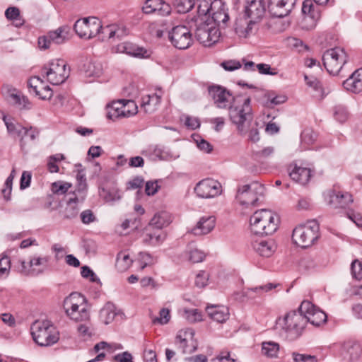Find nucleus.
Here are the masks:
<instances>
[{
	"mask_svg": "<svg viewBox=\"0 0 362 362\" xmlns=\"http://www.w3.org/2000/svg\"><path fill=\"white\" fill-rule=\"evenodd\" d=\"M216 218L214 216H202L191 233L194 235H203L209 233L215 227Z\"/></svg>",
	"mask_w": 362,
	"mask_h": 362,
	"instance_id": "27",
	"label": "nucleus"
},
{
	"mask_svg": "<svg viewBox=\"0 0 362 362\" xmlns=\"http://www.w3.org/2000/svg\"><path fill=\"white\" fill-rule=\"evenodd\" d=\"M254 250L259 255L264 257H271L276 250V245L273 240H255L252 242Z\"/></svg>",
	"mask_w": 362,
	"mask_h": 362,
	"instance_id": "28",
	"label": "nucleus"
},
{
	"mask_svg": "<svg viewBox=\"0 0 362 362\" xmlns=\"http://www.w3.org/2000/svg\"><path fill=\"white\" fill-rule=\"evenodd\" d=\"M185 317L191 323L199 322L202 320L201 312L197 309L185 310Z\"/></svg>",
	"mask_w": 362,
	"mask_h": 362,
	"instance_id": "57",
	"label": "nucleus"
},
{
	"mask_svg": "<svg viewBox=\"0 0 362 362\" xmlns=\"http://www.w3.org/2000/svg\"><path fill=\"white\" fill-rule=\"evenodd\" d=\"M113 361L115 362H134L133 356L129 351H124L116 354L113 357Z\"/></svg>",
	"mask_w": 362,
	"mask_h": 362,
	"instance_id": "64",
	"label": "nucleus"
},
{
	"mask_svg": "<svg viewBox=\"0 0 362 362\" xmlns=\"http://www.w3.org/2000/svg\"><path fill=\"white\" fill-rule=\"evenodd\" d=\"M289 175L295 182L305 185L308 183L311 177V170L307 168L298 167L295 165L289 173Z\"/></svg>",
	"mask_w": 362,
	"mask_h": 362,
	"instance_id": "35",
	"label": "nucleus"
},
{
	"mask_svg": "<svg viewBox=\"0 0 362 362\" xmlns=\"http://www.w3.org/2000/svg\"><path fill=\"white\" fill-rule=\"evenodd\" d=\"M326 199L329 206L334 208H345L353 202L352 195L348 192H337L330 190L326 195Z\"/></svg>",
	"mask_w": 362,
	"mask_h": 362,
	"instance_id": "25",
	"label": "nucleus"
},
{
	"mask_svg": "<svg viewBox=\"0 0 362 362\" xmlns=\"http://www.w3.org/2000/svg\"><path fill=\"white\" fill-rule=\"evenodd\" d=\"M33 340L40 346H49L59 339V333L49 320H36L31 327Z\"/></svg>",
	"mask_w": 362,
	"mask_h": 362,
	"instance_id": "3",
	"label": "nucleus"
},
{
	"mask_svg": "<svg viewBox=\"0 0 362 362\" xmlns=\"http://www.w3.org/2000/svg\"><path fill=\"white\" fill-rule=\"evenodd\" d=\"M318 231L319 225L317 221H308L294 228L292 234L293 241L301 247H308L317 239Z\"/></svg>",
	"mask_w": 362,
	"mask_h": 362,
	"instance_id": "7",
	"label": "nucleus"
},
{
	"mask_svg": "<svg viewBox=\"0 0 362 362\" xmlns=\"http://www.w3.org/2000/svg\"><path fill=\"white\" fill-rule=\"evenodd\" d=\"M70 28L67 25L60 26L54 30L49 31L47 35L39 37L38 46L40 49H47L53 44L59 45L69 40Z\"/></svg>",
	"mask_w": 362,
	"mask_h": 362,
	"instance_id": "11",
	"label": "nucleus"
},
{
	"mask_svg": "<svg viewBox=\"0 0 362 362\" xmlns=\"http://www.w3.org/2000/svg\"><path fill=\"white\" fill-rule=\"evenodd\" d=\"M165 237L166 235L163 231L146 232L144 234L143 242L147 245L156 246L161 244Z\"/></svg>",
	"mask_w": 362,
	"mask_h": 362,
	"instance_id": "38",
	"label": "nucleus"
},
{
	"mask_svg": "<svg viewBox=\"0 0 362 362\" xmlns=\"http://www.w3.org/2000/svg\"><path fill=\"white\" fill-rule=\"evenodd\" d=\"M175 5L178 13H185L189 11L194 5V0H175Z\"/></svg>",
	"mask_w": 362,
	"mask_h": 362,
	"instance_id": "50",
	"label": "nucleus"
},
{
	"mask_svg": "<svg viewBox=\"0 0 362 362\" xmlns=\"http://www.w3.org/2000/svg\"><path fill=\"white\" fill-rule=\"evenodd\" d=\"M351 271L353 278L360 280L362 279V263L355 259L351 264Z\"/></svg>",
	"mask_w": 362,
	"mask_h": 362,
	"instance_id": "59",
	"label": "nucleus"
},
{
	"mask_svg": "<svg viewBox=\"0 0 362 362\" xmlns=\"http://www.w3.org/2000/svg\"><path fill=\"white\" fill-rule=\"evenodd\" d=\"M169 38L172 44L177 49L188 48L192 42V36L185 25H177L169 32Z\"/></svg>",
	"mask_w": 362,
	"mask_h": 362,
	"instance_id": "14",
	"label": "nucleus"
},
{
	"mask_svg": "<svg viewBox=\"0 0 362 362\" xmlns=\"http://www.w3.org/2000/svg\"><path fill=\"white\" fill-rule=\"evenodd\" d=\"M292 356L294 362H317V357L313 355L293 352Z\"/></svg>",
	"mask_w": 362,
	"mask_h": 362,
	"instance_id": "60",
	"label": "nucleus"
},
{
	"mask_svg": "<svg viewBox=\"0 0 362 362\" xmlns=\"http://www.w3.org/2000/svg\"><path fill=\"white\" fill-rule=\"evenodd\" d=\"M142 11L146 14L156 13L165 16L170 13L171 6L163 0H146Z\"/></svg>",
	"mask_w": 362,
	"mask_h": 362,
	"instance_id": "24",
	"label": "nucleus"
},
{
	"mask_svg": "<svg viewBox=\"0 0 362 362\" xmlns=\"http://www.w3.org/2000/svg\"><path fill=\"white\" fill-rule=\"evenodd\" d=\"M30 91L33 90L42 100H49L52 96V90L49 86L45 84L39 76H33L28 81Z\"/></svg>",
	"mask_w": 362,
	"mask_h": 362,
	"instance_id": "26",
	"label": "nucleus"
},
{
	"mask_svg": "<svg viewBox=\"0 0 362 362\" xmlns=\"http://www.w3.org/2000/svg\"><path fill=\"white\" fill-rule=\"evenodd\" d=\"M211 20L209 21L215 23L216 26L220 25L221 23L225 24L229 19L228 13L226 12L224 5L221 3L220 8H216L211 14Z\"/></svg>",
	"mask_w": 362,
	"mask_h": 362,
	"instance_id": "39",
	"label": "nucleus"
},
{
	"mask_svg": "<svg viewBox=\"0 0 362 362\" xmlns=\"http://www.w3.org/2000/svg\"><path fill=\"white\" fill-rule=\"evenodd\" d=\"M229 118L235 125L239 134H247V125L253 119L251 99L249 97L237 96L229 107Z\"/></svg>",
	"mask_w": 362,
	"mask_h": 362,
	"instance_id": "1",
	"label": "nucleus"
},
{
	"mask_svg": "<svg viewBox=\"0 0 362 362\" xmlns=\"http://www.w3.org/2000/svg\"><path fill=\"white\" fill-rule=\"evenodd\" d=\"M276 324L285 332L288 338L295 339L301 334L307 320L299 308L298 311H291L283 318H279Z\"/></svg>",
	"mask_w": 362,
	"mask_h": 362,
	"instance_id": "4",
	"label": "nucleus"
},
{
	"mask_svg": "<svg viewBox=\"0 0 362 362\" xmlns=\"http://www.w3.org/2000/svg\"><path fill=\"white\" fill-rule=\"evenodd\" d=\"M192 329L180 330L176 335L175 344L182 354H192L197 350V344L193 341Z\"/></svg>",
	"mask_w": 362,
	"mask_h": 362,
	"instance_id": "21",
	"label": "nucleus"
},
{
	"mask_svg": "<svg viewBox=\"0 0 362 362\" xmlns=\"http://www.w3.org/2000/svg\"><path fill=\"white\" fill-rule=\"evenodd\" d=\"M2 93L6 100L19 110H30L32 103L28 98L24 96L19 90L6 85L2 88Z\"/></svg>",
	"mask_w": 362,
	"mask_h": 362,
	"instance_id": "18",
	"label": "nucleus"
},
{
	"mask_svg": "<svg viewBox=\"0 0 362 362\" xmlns=\"http://www.w3.org/2000/svg\"><path fill=\"white\" fill-rule=\"evenodd\" d=\"M347 61V54L343 48L339 47L327 50L322 56L324 66L333 75H337Z\"/></svg>",
	"mask_w": 362,
	"mask_h": 362,
	"instance_id": "8",
	"label": "nucleus"
},
{
	"mask_svg": "<svg viewBox=\"0 0 362 362\" xmlns=\"http://www.w3.org/2000/svg\"><path fill=\"white\" fill-rule=\"evenodd\" d=\"M78 198L74 196L70 197L67 201V205L64 210V217L66 218H72L77 216L79 209L77 206Z\"/></svg>",
	"mask_w": 362,
	"mask_h": 362,
	"instance_id": "45",
	"label": "nucleus"
},
{
	"mask_svg": "<svg viewBox=\"0 0 362 362\" xmlns=\"http://www.w3.org/2000/svg\"><path fill=\"white\" fill-rule=\"evenodd\" d=\"M300 310L307 320V323L318 327L327 322V315L308 300H304L300 305Z\"/></svg>",
	"mask_w": 362,
	"mask_h": 362,
	"instance_id": "16",
	"label": "nucleus"
},
{
	"mask_svg": "<svg viewBox=\"0 0 362 362\" xmlns=\"http://www.w3.org/2000/svg\"><path fill=\"white\" fill-rule=\"evenodd\" d=\"M103 74V68L100 64L90 62L86 69L87 76L99 77Z\"/></svg>",
	"mask_w": 362,
	"mask_h": 362,
	"instance_id": "51",
	"label": "nucleus"
},
{
	"mask_svg": "<svg viewBox=\"0 0 362 362\" xmlns=\"http://www.w3.org/2000/svg\"><path fill=\"white\" fill-rule=\"evenodd\" d=\"M300 136L302 141L307 144H312L316 139V134L310 129L303 130Z\"/></svg>",
	"mask_w": 362,
	"mask_h": 362,
	"instance_id": "63",
	"label": "nucleus"
},
{
	"mask_svg": "<svg viewBox=\"0 0 362 362\" xmlns=\"http://www.w3.org/2000/svg\"><path fill=\"white\" fill-rule=\"evenodd\" d=\"M107 117L108 119L115 120L119 117H123V107L122 100L114 101L107 106Z\"/></svg>",
	"mask_w": 362,
	"mask_h": 362,
	"instance_id": "40",
	"label": "nucleus"
},
{
	"mask_svg": "<svg viewBox=\"0 0 362 362\" xmlns=\"http://www.w3.org/2000/svg\"><path fill=\"white\" fill-rule=\"evenodd\" d=\"M344 88L353 93L362 91V68L356 69L343 82Z\"/></svg>",
	"mask_w": 362,
	"mask_h": 362,
	"instance_id": "29",
	"label": "nucleus"
},
{
	"mask_svg": "<svg viewBox=\"0 0 362 362\" xmlns=\"http://www.w3.org/2000/svg\"><path fill=\"white\" fill-rule=\"evenodd\" d=\"M221 6V0H215L211 2V0H204L202 1L198 6V15L199 21L201 19H209L211 16L212 11L215 10L216 8H220Z\"/></svg>",
	"mask_w": 362,
	"mask_h": 362,
	"instance_id": "34",
	"label": "nucleus"
},
{
	"mask_svg": "<svg viewBox=\"0 0 362 362\" xmlns=\"http://www.w3.org/2000/svg\"><path fill=\"white\" fill-rule=\"evenodd\" d=\"M305 0L303 3L302 12L305 15V21L309 19L312 21L310 27L315 25L316 22L321 17V11L320 6L327 3L329 0Z\"/></svg>",
	"mask_w": 362,
	"mask_h": 362,
	"instance_id": "20",
	"label": "nucleus"
},
{
	"mask_svg": "<svg viewBox=\"0 0 362 362\" xmlns=\"http://www.w3.org/2000/svg\"><path fill=\"white\" fill-rule=\"evenodd\" d=\"M209 280V274L206 271L202 270L196 275L194 284L197 287L202 288L208 285Z\"/></svg>",
	"mask_w": 362,
	"mask_h": 362,
	"instance_id": "54",
	"label": "nucleus"
},
{
	"mask_svg": "<svg viewBox=\"0 0 362 362\" xmlns=\"http://www.w3.org/2000/svg\"><path fill=\"white\" fill-rule=\"evenodd\" d=\"M11 269V261L7 256L0 258V277L8 276Z\"/></svg>",
	"mask_w": 362,
	"mask_h": 362,
	"instance_id": "61",
	"label": "nucleus"
},
{
	"mask_svg": "<svg viewBox=\"0 0 362 362\" xmlns=\"http://www.w3.org/2000/svg\"><path fill=\"white\" fill-rule=\"evenodd\" d=\"M194 192L199 197L203 199L214 198L220 195L222 192L221 184L214 179H204L199 182Z\"/></svg>",
	"mask_w": 362,
	"mask_h": 362,
	"instance_id": "15",
	"label": "nucleus"
},
{
	"mask_svg": "<svg viewBox=\"0 0 362 362\" xmlns=\"http://www.w3.org/2000/svg\"><path fill=\"white\" fill-rule=\"evenodd\" d=\"M209 94L214 104L218 108H227L234 101L232 94L226 88L221 86H212L209 88Z\"/></svg>",
	"mask_w": 362,
	"mask_h": 362,
	"instance_id": "17",
	"label": "nucleus"
},
{
	"mask_svg": "<svg viewBox=\"0 0 362 362\" xmlns=\"http://www.w3.org/2000/svg\"><path fill=\"white\" fill-rule=\"evenodd\" d=\"M334 117L339 122H344L348 118V111L344 105H338L334 107Z\"/></svg>",
	"mask_w": 362,
	"mask_h": 362,
	"instance_id": "55",
	"label": "nucleus"
},
{
	"mask_svg": "<svg viewBox=\"0 0 362 362\" xmlns=\"http://www.w3.org/2000/svg\"><path fill=\"white\" fill-rule=\"evenodd\" d=\"M132 262L128 254L121 252L117 255L115 266L119 272H124L131 267Z\"/></svg>",
	"mask_w": 362,
	"mask_h": 362,
	"instance_id": "43",
	"label": "nucleus"
},
{
	"mask_svg": "<svg viewBox=\"0 0 362 362\" xmlns=\"http://www.w3.org/2000/svg\"><path fill=\"white\" fill-rule=\"evenodd\" d=\"M265 13L264 0H251L245 7V16L250 18V22L256 23L260 21Z\"/></svg>",
	"mask_w": 362,
	"mask_h": 362,
	"instance_id": "23",
	"label": "nucleus"
},
{
	"mask_svg": "<svg viewBox=\"0 0 362 362\" xmlns=\"http://www.w3.org/2000/svg\"><path fill=\"white\" fill-rule=\"evenodd\" d=\"M115 305L112 303H107L100 311V320L105 325L111 323L117 315Z\"/></svg>",
	"mask_w": 362,
	"mask_h": 362,
	"instance_id": "37",
	"label": "nucleus"
},
{
	"mask_svg": "<svg viewBox=\"0 0 362 362\" xmlns=\"http://www.w3.org/2000/svg\"><path fill=\"white\" fill-rule=\"evenodd\" d=\"M6 126L8 132L13 136L21 137L24 127L20 124L14 122L11 119L7 118L6 116L3 118Z\"/></svg>",
	"mask_w": 362,
	"mask_h": 362,
	"instance_id": "44",
	"label": "nucleus"
},
{
	"mask_svg": "<svg viewBox=\"0 0 362 362\" xmlns=\"http://www.w3.org/2000/svg\"><path fill=\"white\" fill-rule=\"evenodd\" d=\"M100 196L106 202L119 201L122 197L120 191L116 187L102 188L100 191Z\"/></svg>",
	"mask_w": 362,
	"mask_h": 362,
	"instance_id": "41",
	"label": "nucleus"
},
{
	"mask_svg": "<svg viewBox=\"0 0 362 362\" xmlns=\"http://www.w3.org/2000/svg\"><path fill=\"white\" fill-rule=\"evenodd\" d=\"M66 314L74 321H84L89 319L86 298L79 293L73 292L67 296L63 304Z\"/></svg>",
	"mask_w": 362,
	"mask_h": 362,
	"instance_id": "5",
	"label": "nucleus"
},
{
	"mask_svg": "<svg viewBox=\"0 0 362 362\" xmlns=\"http://www.w3.org/2000/svg\"><path fill=\"white\" fill-rule=\"evenodd\" d=\"M38 134H39V132L37 129H33L32 127H30V129H27V128L24 127L23 132V136H21V140H20L21 148H23L25 146V142H24L25 137H29L30 140L33 141L38 136Z\"/></svg>",
	"mask_w": 362,
	"mask_h": 362,
	"instance_id": "56",
	"label": "nucleus"
},
{
	"mask_svg": "<svg viewBox=\"0 0 362 362\" xmlns=\"http://www.w3.org/2000/svg\"><path fill=\"white\" fill-rule=\"evenodd\" d=\"M50 257L34 255L30 257L29 262L26 263L21 261L20 272L25 275L35 276L42 274L47 267Z\"/></svg>",
	"mask_w": 362,
	"mask_h": 362,
	"instance_id": "13",
	"label": "nucleus"
},
{
	"mask_svg": "<svg viewBox=\"0 0 362 362\" xmlns=\"http://www.w3.org/2000/svg\"><path fill=\"white\" fill-rule=\"evenodd\" d=\"M102 24L95 17L85 18L76 21L74 29L76 33L81 38L90 39L100 33Z\"/></svg>",
	"mask_w": 362,
	"mask_h": 362,
	"instance_id": "12",
	"label": "nucleus"
},
{
	"mask_svg": "<svg viewBox=\"0 0 362 362\" xmlns=\"http://www.w3.org/2000/svg\"><path fill=\"white\" fill-rule=\"evenodd\" d=\"M148 151L150 153V156L152 157V159L153 160H165L168 157V154L165 151L164 148L159 146H150L148 148Z\"/></svg>",
	"mask_w": 362,
	"mask_h": 362,
	"instance_id": "53",
	"label": "nucleus"
},
{
	"mask_svg": "<svg viewBox=\"0 0 362 362\" xmlns=\"http://www.w3.org/2000/svg\"><path fill=\"white\" fill-rule=\"evenodd\" d=\"M170 319V310L168 308H162L159 312V317L153 320V323L160 325L167 324Z\"/></svg>",
	"mask_w": 362,
	"mask_h": 362,
	"instance_id": "58",
	"label": "nucleus"
},
{
	"mask_svg": "<svg viewBox=\"0 0 362 362\" xmlns=\"http://www.w3.org/2000/svg\"><path fill=\"white\" fill-rule=\"evenodd\" d=\"M279 351V344L274 341H263L262 343V354L269 358H276Z\"/></svg>",
	"mask_w": 362,
	"mask_h": 362,
	"instance_id": "42",
	"label": "nucleus"
},
{
	"mask_svg": "<svg viewBox=\"0 0 362 362\" xmlns=\"http://www.w3.org/2000/svg\"><path fill=\"white\" fill-rule=\"evenodd\" d=\"M123 107V117H129L136 115L138 112V107L132 100L122 99Z\"/></svg>",
	"mask_w": 362,
	"mask_h": 362,
	"instance_id": "47",
	"label": "nucleus"
},
{
	"mask_svg": "<svg viewBox=\"0 0 362 362\" xmlns=\"http://www.w3.org/2000/svg\"><path fill=\"white\" fill-rule=\"evenodd\" d=\"M304 78L307 86L313 89V97L315 98L322 99L328 93L322 87L320 81L315 76L305 75Z\"/></svg>",
	"mask_w": 362,
	"mask_h": 362,
	"instance_id": "36",
	"label": "nucleus"
},
{
	"mask_svg": "<svg viewBox=\"0 0 362 362\" xmlns=\"http://www.w3.org/2000/svg\"><path fill=\"white\" fill-rule=\"evenodd\" d=\"M173 221L171 214L166 211L156 212L149 222V226L162 229L168 226Z\"/></svg>",
	"mask_w": 362,
	"mask_h": 362,
	"instance_id": "33",
	"label": "nucleus"
},
{
	"mask_svg": "<svg viewBox=\"0 0 362 362\" xmlns=\"http://www.w3.org/2000/svg\"><path fill=\"white\" fill-rule=\"evenodd\" d=\"M277 286V284H274L272 283H269L267 284L256 286L251 288H247V291H245L246 296L252 297L251 295L252 292L257 293L259 295H262L264 293H267L271 291L273 288H275Z\"/></svg>",
	"mask_w": 362,
	"mask_h": 362,
	"instance_id": "49",
	"label": "nucleus"
},
{
	"mask_svg": "<svg viewBox=\"0 0 362 362\" xmlns=\"http://www.w3.org/2000/svg\"><path fill=\"white\" fill-rule=\"evenodd\" d=\"M279 223L277 214L268 209L256 211L250 219L251 232L257 235L273 234L277 230Z\"/></svg>",
	"mask_w": 362,
	"mask_h": 362,
	"instance_id": "2",
	"label": "nucleus"
},
{
	"mask_svg": "<svg viewBox=\"0 0 362 362\" xmlns=\"http://www.w3.org/2000/svg\"><path fill=\"white\" fill-rule=\"evenodd\" d=\"M268 11L270 14L276 18H284L288 16L294 8L297 0H267Z\"/></svg>",
	"mask_w": 362,
	"mask_h": 362,
	"instance_id": "19",
	"label": "nucleus"
},
{
	"mask_svg": "<svg viewBox=\"0 0 362 362\" xmlns=\"http://www.w3.org/2000/svg\"><path fill=\"white\" fill-rule=\"evenodd\" d=\"M163 93L159 89V93H153L152 95H146L142 97L141 107L144 109L145 112L151 114L154 112L158 107Z\"/></svg>",
	"mask_w": 362,
	"mask_h": 362,
	"instance_id": "30",
	"label": "nucleus"
},
{
	"mask_svg": "<svg viewBox=\"0 0 362 362\" xmlns=\"http://www.w3.org/2000/svg\"><path fill=\"white\" fill-rule=\"evenodd\" d=\"M71 187V185L68 182H54L52 186V190L55 194H63L66 193Z\"/></svg>",
	"mask_w": 362,
	"mask_h": 362,
	"instance_id": "62",
	"label": "nucleus"
},
{
	"mask_svg": "<svg viewBox=\"0 0 362 362\" xmlns=\"http://www.w3.org/2000/svg\"><path fill=\"white\" fill-rule=\"evenodd\" d=\"M264 186L258 182L239 185L235 199L243 206H256L264 197Z\"/></svg>",
	"mask_w": 362,
	"mask_h": 362,
	"instance_id": "6",
	"label": "nucleus"
},
{
	"mask_svg": "<svg viewBox=\"0 0 362 362\" xmlns=\"http://www.w3.org/2000/svg\"><path fill=\"white\" fill-rule=\"evenodd\" d=\"M117 52L125 53L129 56L146 59L151 56V52L143 47L137 46L130 42H123L115 47Z\"/></svg>",
	"mask_w": 362,
	"mask_h": 362,
	"instance_id": "22",
	"label": "nucleus"
},
{
	"mask_svg": "<svg viewBox=\"0 0 362 362\" xmlns=\"http://www.w3.org/2000/svg\"><path fill=\"white\" fill-rule=\"evenodd\" d=\"M41 74L52 85L64 83L69 76V70L66 69V63L62 59H55L45 66Z\"/></svg>",
	"mask_w": 362,
	"mask_h": 362,
	"instance_id": "9",
	"label": "nucleus"
},
{
	"mask_svg": "<svg viewBox=\"0 0 362 362\" xmlns=\"http://www.w3.org/2000/svg\"><path fill=\"white\" fill-rule=\"evenodd\" d=\"M254 24L250 21H246L245 20L237 21L235 23V31L237 35L240 37H246L251 30V25Z\"/></svg>",
	"mask_w": 362,
	"mask_h": 362,
	"instance_id": "46",
	"label": "nucleus"
},
{
	"mask_svg": "<svg viewBox=\"0 0 362 362\" xmlns=\"http://www.w3.org/2000/svg\"><path fill=\"white\" fill-rule=\"evenodd\" d=\"M187 259L192 263H199L204 260V253L197 248H192L186 252Z\"/></svg>",
	"mask_w": 362,
	"mask_h": 362,
	"instance_id": "48",
	"label": "nucleus"
},
{
	"mask_svg": "<svg viewBox=\"0 0 362 362\" xmlns=\"http://www.w3.org/2000/svg\"><path fill=\"white\" fill-rule=\"evenodd\" d=\"M206 312L211 319L218 323H223L229 318L228 308L223 305H207Z\"/></svg>",
	"mask_w": 362,
	"mask_h": 362,
	"instance_id": "31",
	"label": "nucleus"
},
{
	"mask_svg": "<svg viewBox=\"0 0 362 362\" xmlns=\"http://www.w3.org/2000/svg\"><path fill=\"white\" fill-rule=\"evenodd\" d=\"M258 123L255 122L253 124L251 122L247 125V133H248V139L256 143L260 139L259 129L257 128Z\"/></svg>",
	"mask_w": 362,
	"mask_h": 362,
	"instance_id": "52",
	"label": "nucleus"
},
{
	"mask_svg": "<svg viewBox=\"0 0 362 362\" xmlns=\"http://www.w3.org/2000/svg\"><path fill=\"white\" fill-rule=\"evenodd\" d=\"M362 353L361 345L357 342L348 341L342 346V356L350 361H357Z\"/></svg>",
	"mask_w": 362,
	"mask_h": 362,
	"instance_id": "32",
	"label": "nucleus"
},
{
	"mask_svg": "<svg viewBox=\"0 0 362 362\" xmlns=\"http://www.w3.org/2000/svg\"><path fill=\"white\" fill-rule=\"evenodd\" d=\"M195 37L203 45L211 46L218 42L220 32L215 23L202 18L197 26Z\"/></svg>",
	"mask_w": 362,
	"mask_h": 362,
	"instance_id": "10",
	"label": "nucleus"
}]
</instances>
